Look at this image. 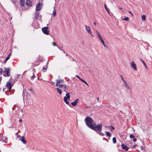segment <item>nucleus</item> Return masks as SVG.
<instances>
[{
    "mask_svg": "<svg viewBox=\"0 0 152 152\" xmlns=\"http://www.w3.org/2000/svg\"><path fill=\"white\" fill-rule=\"evenodd\" d=\"M91 127V129L95 131L99 135L102 136L104 135V134L101 132V130L102 129V126L101 124H98L96 126L94 125L92 127Z\"/></svg>",
    "mask_w": 152,
    "mask_h": 152,
    "instance_id": "f257e3e1",
    "label": "nucleus"
},
{
    "mask_svg": "<svg viewBox=\"0 0 152 152\" xmlns=\"http://www.w3.org/2000/svg\"><path fill=\"white\" fill-rule=\"evenodd\" d=\"M85 121L86 125L91 129L92 128L91 127L95 124V123L93 120L89 116L87 117L86 118Z\"/></svg>",
    "mask_w": 152,
    "mask_h": 152,
    "instance_id": "f03ea898",
    "label": "nucleus"
},
{
    "mask_svg": "<svg viewBox=\"0 0 152 152\" xmlns=\"http://www.w3.org/2000/svg\"><path fill=\"white\" fill-rule=\"evenodd\" d=\"M4 72H5L6 75H3L5 77H9L10 75V68H4Z\"/></svg>",
    "mask_w": 152,
    "mask_h": 152,
    "instance_id": "7ed1b4c3",
    "label": "nucleus"
},
{
    "mask_svg": "<svg viewBox=\"0 0 152 152\" xmlns=\"http://www.w3.org/2000/svg\"><path fill=\"white\" fill-rule=\"evenodd\" d=\"M28 76L31 78V80H33L35 77L32 71H30L28 72Z\"/></svg>",
    "mask_w": 152,
    "mask_h": 152,
    "instance_id": "20e7f679",
    "label": "nucleus"
},
{
    "mask_svg": "<svg viewBox=\"0 0 152 152\" xmlns=\"http://www.w3.org/2000/svg\"><path fill=\"white\" fill-rule=\"evenodd\" d=\"M7 139L5 137H3L1 134H0V141L6 143L7 142Z\"/></svg>",
    "mask_w": 152,
    "mask_h": 152,
    "instance_id": "39448f33",
    "label": "nucleus"
},
{
    "mask_svg": "<svg viewBox=\"0 0 152 152\" xmlns=\"http://www.w3.org/2000/svg\"><path fill=\"white\" fill-rule=\"evenodd\" d=\"M48 27H44L42 28V30L44 34L47 35L49 34V31L48 30Z\"/></svg>",
    "mask_w": 152,
    "mask_h": 152,
    "instance_id": "423d86ee",
    "label": "nucleus"
},
{
    "mask_svg": "<svg viewBox=\"0 0 152 152\" xmlns=\"http://www.w3.org/2000/svg\"><path fill=\"white\" fill-rule=\"evenodd\" d=\"M130 64L132 67L133 69L135 71H136L137 70V68L136 66V65L133 61H132V62L130 63Z\"/></svg>",
    "mask_w": 152,
    "mask_h": 152,
    "instance_id": "0eeeda50",
    "label": "nucleus"
},
{
    "mask_svg": "<svg viewBox=\"0 0 152 152\" xmlns=\"http://www.w3.org/2000/svg\"><path fill=\"white\" fill-rule=\"evenodd\" d=\"M42 4L41 3H39L36 5V11H39L41 9V5Z\"/></svg>",
    "mask_w": 152,
    "mask_h": 152,
    "instance_id": "6e6552de",
    "label": "nucleus"
},
{
    "mask_svg": "<svg viewBox=\"0 0 152 152\" xmlns=\"http://www.w3.org/2000/svg\"><path fill=\"white\" fill-rule=\"evenodd\" d=\"M86 27V30L88 33L90 34L91 35V31L90 28L89 26H87L86 25H85Z\"/></svg>",
    "mask_w": 152,
    "mask_h": 152,
    "instance_id": "1a4fd4ad",
    "label": "nucleus"
},
{
    "mask_svg": "<svg viewBox=\"0 0 152 152\" xmlns=\"http://www.w3.org/2000/svg\"><path fill=\"white\" fill-rule=\"evenodd\" d=\"M19 137H20V139H19L24 144H26V142L25 140L24 137V136H22V137L20 136Z\"/></svg>",
    "mask_w": 152,
    "mask_h": 152,
    "instance_id": "9d476101",
    "label": "nucleus"
},
{
    "mask_svg": "<svg viewBox=\"0 0 152 152\" xmlns=\"http://www.w3.org/2000/svg\"><path fill=\"white\" fill-rule=\"evenodd\" d=\"M7 88L9 90H11L12 87V85L11 83L10 82H7L6 85V86Z\"/></svg>",
    "mask_w": 152,
    "mask_h": 152,
    "instance_id": "9b49d317",
    "label": "nucleus"
},
{
    "mask_svg": "<svg viewBox=\"0 0 152 152\" xmlns=\"http://www.w3.org/2000/svg\"><path fill=\"white\" fill-rule=\"evenodd\" d=\"M25 4L26 5L31 7L32 5V2L30 0H27Z\"/></svg>",
    "mask_w": 152,
    "mask_h": 152,
    "instance_id": "f8f14e48",
    "label": "nucleus"
},
{
    "mask_svg": "<svg viewBox=\"0 0 152 152\" xmlns=\"http://www.w3.org/2000/svg\"><path fill=\"white\" fill-rule=\"evenodd\" d=\"M121 146L123 149L125 150L126 151L129 149V148L126 145L123 143L121 144Z\"/></svg>",
    "mask_w": 152,
    "mask_h": 152,
    "instance_id": "ddd939ff",
    "label": "nucleus"
},
{
    "mask_svg": "<svg viewBox=\"0 0 152 152\" xmlns=\"http://www.w3.org/2000/svg\"><path fill=\"white\" fill-rule=\"evenodd\" d=\"M57 82L56 83V86H58L59 84L64 82V80H63L60 79L56 80Z\"/></svg>",
    "mask_w": 152,
    "mask_h": 152,
    "instance_id": "4468645a",
    "label": "nucleus"
},
{
    "mask_svg": "<svg viewBox=\"0 0 152 152\" xmlns=\"http://www.w3.org/2000/svg\"><path fill=\"white\" fill-rule=\"evenodd\" d=\"M39 12L38 11H36L35 12V18L37 19L38 20V17L39 16Z\"/></svg>",
    "mask_w": 152,
    "mask_h": 152,
    "instance_id": "2eb2a0df",
    "label": "nucleus"
},
{
    "mask_svg": "<svg viewBox=\"0 0 152 152\" xmlns=\"http://www.w3.org/2000/svg\"><path fill=\"white\" fill-rule=\"evenodd\" d=\"M79 100V99H77L74 102H72L71 104L73 106H75L77 105V104Z\"/></svg>",
    "mask_w": 152,
    "mask_h": 152,
    "instance_id": "dca6fc26",
    "label": "nucleus"
},
{
    "mask_svg": "<svg viewBox=\"0 0 152 152\" xmlns=\"http://www.w3.org/2000/svg\"><path fill=\"white\" fill-rule=\"evenodd\" d=\"M25 4L24 0H20V4L21 6H24Z\"/></svg>",
    "mask_w": 152,
    "mask_h": 152,
    "instance_id": "f3484780",
    "label": "nucleus"
},
{
    "mask_svg": "<svg viewBox=\"0 0 152 152\" xmlns=\"http://www.w3.org/2000/svg\"><path fill=\"white\" fill-rule=\"evenodd\" d=\"M124 84L125 86L127 88L128 90H129L130 89V87L129 86V85L126 83V81H124Z\"/></svg>",
    "mask_w": 152,
    "mask_h": 152,
    "instance_id": "a211bd4d",
    "label": "nucleus"
},
{
    "mask_svg": "<svg viewBox=\"0 0 152 152\" xmlns=\"http://www.w3.org/2000/svg\"><path fill=\"white\" fill-rule=\"evenodd\" d=\"M64 102L67 104H69V103L67 101V99L66 97H64Z\"/></svg>",
    "mask_w": 152,
    "mask_h": 152,
    "instance_id": "6ab92c4d",
    "label": "nucleus"
},
{
    "mask_svg": "<svg viewBox=\"0 0 152 152\" xmlns=\"http://www.w3.org/2000/svg\"><path fill=\"white\" fill-rule=\"evenodd\" d=\"M56 89L57 90V92L59 94H61L62 92L61 90L58 88H57Z\"/></svg>",
    "mask_w": 152,
    "mask_h": 152,
    "instance_id": "aec40b11",
    "label": "nucleus"
},
{
    "mask_svg": "<svg viewBox=\"0 0 152 152\" xmlns=\"http://www.w3.org/2000/svg\"><path fill=\"white\" fill-rule=\"evenodd\" d=\"M105 133V134H106V136L107 137H110L111 135V134H110V133L106 131Z\"/></svg>",
    "mask_w": 152,
    "mask_h": 152,
    "instance_id": "412c9836",
    "label": "nucleus"
},
{
    "mask_svg": "<svg viewBox=\"0 0 152 152\" xmlns=\"http://www.w3.org/2000/svg\"><path fill=\"white\" fill-rule=\"evenodd\" d=\"M69 93H67L66 94V96L65 97H66L67 98V99H68L69 100L70 99V96L69 95Z\"/></svg>",
    "mask_w": 152,
    "mask_h": 152,
    "instance_id": "4be33fe9",
    "label": "nucleus"
},
{
    "mask_svg": "<svg viewBox=\"0 0 152 152\" xmlns=\"http://www.w3.org/2000/svg\"><path fill=\"white\" fill-rule=\"evenodd\" d=\"M66 85L65 84H60L59 85H58V86L60 88H64V86H65Z\"/></svg>",
    "mask_w": 152,
    "mask_h": 152,
    "instance_id": "5701e85b",
    "label": "nucleus"
},
{
    "mask_svg": "<svg viewBox=\"0 0 152 152\" xmlns=\"http://www.w3.org/2000/svg\"><path fill=\"white\" fill-rule=\"evenodd\" d=\"M55 7H54L53 8L54 9ZM53 14L54 16H55L56 15V10L54 9L53 12Z\"/></svg>",
    "mask_w": 152,
    "mask_h": 152,
    "instance_id": "b1692460",
    "label": "nucleus"
},
{
    "mask_svg": "<svg viewBox=\"0 0 152 152\" xmlns=\"http://www.w3.org/2000/svg\"><path fill=\"white\" fill-rule=\"evenodd\" d=\"M142 21H145L146 20L145 16V15H142Z\"/></svg>",
    "mask_w": 152,
    "mask_h": 152,
    "instance_id": "393cba45",
    "label": "nucleus"
},
{
    "mask_svg": "<svg viewBox=\"0 0 152 152\" xmlns=\"http://www.w3.org/2000/svg\"><path fill=\"white\" fill-rule=\"evenodd\" d=\"M113 141L114 143H116V138L115 137H114L113 138Z\"/></svg>",
    "mask_w": 152,
    "mask_h": 152,
    "instance_id": "a878e982",
    "label": "nucleus"
},
{
    "mask_svg": "<svg viewBox=\"0 0 152 152\" xmlns=\"http://www.w3.org/2000/svg\"><path fill=\"white\" fill-rule=\"evenodd\" d=\"M121 18L122 19H123L125 21H129V18L128 17H126L124 18Z\"/></svg>",
    "mask_w": 152,
    "mask_h": 152,
    "instance_id": "bb28decb",
    "label": "nucleus"
},
{
    "mask_svg": "<svg viewBox=\"0 0 152 152\" xmlns=\"http://www.w3.org/2000/svg\"><path fill=\"white\" fill-rule=\"evenodd\" d=\"M140 59L141 60V61H142V62L143 64H144V65L145 66L146 68H147V67L146 65L145 64V62L141 58H140Z\"/></svg>",
    "mask_w": 152,
    "mask_h": 152,
    "instance_id": "cd10ccee",
    "label": "nucleus"
},
{
    "mask_svg": "<svg viewBox=\"0 0 152 152\" xmlns=\"http://www.w3.org/2000/svg\"><path fill=\"white\" fill-rule=\"evenodd\" d=\"M101 43H102V44H103V45H104V47H105L106 46V45L105 44V43L104 42L103 40H102V41H101Z\"/></svg>",
    "mask_w": 152,
    "mask_h": 152,
    "instance_id": "c85d7f7f",
    "label": "nucleus"
},
{
    "mask_svg": "<svg viewBox=\"0 0 152 152\" xmlns=\"http://www.w3.org/2000/svg\"><path fill=\"white\" fill-rule=\"evenodd\" d=\"M98 37H99V39L100 40V42L102 41V40H103V39H102L101 36V35L100 36H99Z\"/></svg>",
    "mask_w": 152,
    "mask_h": 152,
    "instance_id": "c756f323",
    "label": "nucleus"
},
{
    "mask_svg": "<svg viewBox=\"0 0 152 152\" xmlns=\"http://www.w3.org/2000/svg\"><path fill=\"white\" fill-rule=\"evenodd\" d=\"M105 8L106 10H107V11L109 13V11L108 10V9L107 8V7L106 6V5L105 4L104 5Z\"/></svg>",
    "mask_w": 152,
    "mask_h": 152,
    "instance_id": "7c9ffc66",
    "label": "nucleus"
},
{
    "mask_svg": "<svg viewBox=\"0 0 152 152\" xmlns=\"http://www.w3.org/2000/svg\"><path fill=\"white\" fill-rule=\"evenodd\" d=\"M64 91H65L66 92H67V91H66V86L65 85V86H64Z\"/></svg>",
    "mask_w": 152,
    "mask_h": 152,
    "instance_id": "2f4dec72",
    "label": "nucleus"
},
{
    "mask_svg": "<svg viewBox=\"0 0 152 152\" xmlns=\"http://www.w3.org/2000/svg\"><path fill=\"white\" fill-rule=\"evenodd\" d=\"M130 138H134L135 137L134 136V135H132V134H131L130 135Z\"/></svg>",
    "mask_w": 152,
    "mask_h": 152,
    "instance_id": "473e14b6",
    "label": "nucleus"
},
{
    "mask_svg": "<svg viewBox=\"0 0 152 152\" xmlns=\"http://www.w3.org/2000/svg\"><path fill=\"white\" fill-rule=\"evenodd\" d=\"M47 66H46V68H44L43 69H42V71L43 72H45L46 70V68H47Z\"/></svg>",
    "mask_w": 152,
    "mask_h": 152,
    "instance_id": "72a5a7b5",
    "label": "nucleus"
},
{
    "mask_svg": "<svg viewBox=\"0 0 152 152\" xmlns=\"http://www.w3.org/2000/svg\"><path fill=\"white\" fill-rule=\"evenodd\" d=\"M109 127L111 128V131H112L113 130H114V128L112 126H111Z\"/></svg>",
    "mask_w": 152,
    "mask_h": 152,
    "instance_id": "f704fd0d",
    "label": "nucleus"
},
{
    "mask_svg": "<svg viewBox=\"0 0 152 152\" xmlns=\"http://www.w3.org/2000/svg\"><path fill=\"white\" fill-rule=\"evenodd\" d=\"M120 76L121 77V80L124 81H124H126L125 80L124 78H123L122 76L121 75H120Z\"/></svg>",
    "mask_w": 152,
    "mask_h": 152,
    "instance_id": "c9c22d12",
    "label": "nucleus"
},
{
    "mask_svg": "<svg viewBox=\"0 0 152 152\" xmlns=\"http://www.w3.org/2000/svg\"><path fill=\"white\" fill-rule=\"evenodd\" d=\"M10 58V56H8L5 59V60H6V61H7Z\"/></svg>",
    "mask_w": 152,
    "mask_h": 152,
    "instance_id": "e433bc0d",
    "label": "nucleus"
},
{
    "mask_svg": "<svg viewBox=\"0 0 152 152\" xmlns=\"http://www.w3.org/2000/svg\"><path fill=\"white\" fill-rule=\"evenodd\" d=\"M96 32L98 37L99 36H100L101 35L97 30H96Z\"/></svg>",
    "mask_w": 152,
    "mask_h": 152,
    "instance_id": "4c0bfd02",
    "label": "nucleus"
},
{
    "mask_svg": "<svg viewBox=\"0 0 152 152\" xmlns=\"http://www.w3.org/2000/svg\"><path fill=\"white\" fill-rule=\"evenodd\" d=\"M52 44L54 46H56V43L54 42H52Z\"/></svg>",
    "mask_w": 152,
    "mask_h": 152,
    "instance_id": "58836bf2",
    "label": "nucleus"
},
{
    "mask_svg": "<svg viewBox=\"0 0 152 152\" xmlns=\"http://www.w3.org/2000/svg\"><path fill=\"white\" fill-rule=\"evenodd\" d=\"M137 140V139L135 138V137L134 138H133V141L134 142H136Z\"/></svg>",
    "mask_w": 152,
    "mask_h": 152,
    "instance_id": "ea45409f",
    "label": "nucleus"
},
{
    "mask_svg": "<svg viewBox=\"0 0 152 152\" xmlns=\"http://www.w3.org/2000/svg\"><path fill=\"white\" fill-rule=\"evenodd\" d=\"M58 48L60 50H62L60 49V48H59V47H58ZM62 51H63V53H65V51L64 50H62Z\"/></svg>",
    "mask_w": 152,
    "mask_h": 152,
    "instance_id": "a19ab883",
    "label": "nucleus"
},
{
    "mask_svg": "<svg viewBox=\"0 0 152 152\" xmlns=\"http://www.w3.org/2000/svg\"><path fill=\"white\" fill-rule=\"evenodd\" d=\"M80 80L83 82H85V81L83 79H80Z\"/></svg>",
    "mask_w": 152,
    "mask_h": 152,
    "instance_id": "79ce46f5",
    "label": "nucleus"
},
{
    "mask_svg": "<svg viewBox=\"0 0 152 152\" xmlns=\"http://www.w3.org/2000/svg\"><path fill=\"white\" fill-rule=\"evenodd\" d=\"M136 146H137V145H134L133 146V148H135Z\"/></svg>",
    "mask_w": 152,
    "mask_h": 152,
    "instance_id": "37998d69",
    "label": "nucleus"
},
{
    "mask_svg": "<svg viewBox=\"0 0 152 152\" xmlns=\"http://www.w3.org/2000/svg\"><path fill=\"white\" fill-rule=\"evenodd\" d=\"M129 12L131 14L132 16H133V14L132 13V12L131 11H129Z\"/></svg>",
    "mask_w": 152,
    "mask_h": 152,
    "instance_id": "c03bdc74",
    "label": "nucleus"
},
{
    "mask_svg": "<svg viewBox=\"0 0 152 152\" xmlns=\"http://www.w3.org/2000/svg\"><path fill=\"white\" fill-rule=\"evenodd\" d=\"M29 90L31 91H33V89L32 88L29 89Z\"/></svg>",
    "mask_w": 152,
    "mask_h": 152,
    "instance_id": "a18cd8bd",
    "label": "nucleus"
},
{
    "mask_svg": "<svg viewBox=\"0 0 152 152\" xmlns=\"http://www.w3.org/2000/svg\"><path fill=\"white\" fill-rule=\"evenodd\" d=\"M76 77H78L79 78V79H80H80H81L80 78V77L79 76H78L77 75L76 76Z\"/></svg>",
    "mask_w": 152,
    "mask_h": 152,
    "instance_id": "49530a36",
    "label": "nucleus"
},
{
    "mask_svg": "<svg viewBox=\"0 0 152 152\" xmlns=\"http://www.w3.org/2000/svg\"><path fill=\"white\" fill-rule=\"evenodd\" d=\"M7 61H6V60L5 59V60L4 61V63H6Z\"/></svg>",
    "mask_w": 152,
    "mask_h": 152,
    "instance_id": "de8ad7c7",
    "label": "nucleus"
},
{
    "mask_svg": "<svg viewBox=\"0 0 152 152\" xmlns=\"http://www.w3.org/2000/svg\"><path fill=\"white\" fill-rule=\"evenodd\" d=\"M2 71H0V74L1 75L2 74Z\"/></svg>",
    "mask_w": 152,
    "mask_h": 152,
    "instance_id": "09e8293b",
    "label": "nucleus"
},
{
    "mask_svg": "<svg viewBox=\"0 0 152 152\" xmlns=\"http://www.w3.org/2000/svg\"><path fill=\"white\" fill-rule=\"evenodd\" d=\"M51 84H53L55 83L54 82H51Z\"/></svg>",
    "mask_w": 152,
    "mask_h": 152,
    "instance_id": "8fccbe9b",
    "label": "nucleus"
},
{
    "mask_svg": "<svg viewBox=\"0 0 152 152\" xmlns=\"http://www.w3.org/2000/svg\"><path fill=\"white\" fill-rule=\"evenodd\" d=\"M94 24L95 26L96 25V23L95 22H94Z\"/></svg>",
    "mask_w": 152,
    "mask_h": 152,
    "instance_id": "3c124183",
    "label": "nucleus"
},
{
    "mask_svg": "<svg viewBox=\"0 0 152 152\" xmlns=\"http://www.w3.org/2000/svg\"><path fill=\"white\" fill-rule=\"evenodd\" d=\"M22 120H21V119H20L19 120V121H20L21 122H22Z\"/></svg>",
    "mask_w": 152,
    "mask_h": 152,
    "instance_id": "603ef678",
    "label": "nucleus"
},
{
    "mask_svg": "<svg viewBox=\"0 0 152 152\" xmlns=\"http://www.w3.org/2000/svg\"><path fill=\"white\" fill-rule=\"evenodd\" d=\"M106 47V48L107 49H108V48L107 46L106 45V47Z\"/></svg>",
    "mask_w": 152,
    "mask_h": 152,
    "instance_id": "864d4df0",
    "label": "nucleus"
},
{
    "mask_svg": "<svg viewBox=\"0 0 152 152\" xmlns=\"http://www.w3.org/2000/svg\"><path fill=\"white\" fill-rule=\"evenodd\" d=\"M84 83H85L86 84H87V82H86V81H85V82H84Z\"/></svg>",
    "mask_w": 152,
    "mask_h": 152,
    "instance_id": "5fc2aeb1",
    "label": "nucleus"
},
{
    "mask_svg": "<svg viewBox=\"0 0 152 152\" xmlns=\"http://www.w3.org/2000/svg\"><path fill=\"white\" fill-rule=\"evenodd\" d=\"M99 100V97H98V98H97V101H98V100Z\"/></svg>",
    "mask_w": 152,
    "mask_h": 152,
    "instance_id": "6e6d98bb",
    "label": "nucleus"
},
{
    "mask_svg": "<svg viewBox=\"0 0 152 152\" xmlns=\"http://www.w3.org/2000/svg\"><path fill=\"white\" fill-rule=\"evenodd\" d=\"M0 71H2V69L1 68H0Z\"/></svg>",
    "mask_w": 152,
    "mask_h": 152,
    "instance_id": "4d7b16f0",
    "label": "nucleus"
},
{
    "mask_svg": "<svg viewBox=\"0 0 152 152\" xmlns=\"http://www.w3.org/2000/svg\"><path fill=\"white\" fill-rule=\"evenodd\" d=\"M11 55V53H10L9 54V56H10Z\"/></svg>",
    "mask_w": 152,
    "mask_h": 152,
    "instance_id": "13d9d810",
    "label": "nucleus"
},
{
    "mask_svg": "<svg viewBox=\"0 0 152 152\" xmlns=\"http://www.w3.org/2000/svg\"><path fill=\"white\" fill-rule=\"evenodd\" d=\"M68 55V54H67V53H66V56H67Z\"/></svg>",
    "mask_w": 152,
    "mask_h": 152,
    "instance_id": "bf43d9fd",
    "label": "nucleus"
},
{
    "mask_svg": "<svg viewBox=\"0 0 152 152\" xmlns=\"http://www.w3.org/2000/svg\"><path fill=\"white\" fill-rule=\"evenodd\" d=\"M119 8L121 9H122V8L121 7H119Z\"/></svg>",
    "mask_w": 152,
    "mask_h": 152,
    "instance_id": "052dcab7",
    "label": "nucleus"
},
{
    "mask_svg": "<svg viewBox=\"0 0 152 152\" xmlns=\"http://www.w3.org/2000/svg\"><path fill=\"white\" fill-rule=\"evenodd\" d=\"M21 111L22 112V113H23V110H21Z\"/></svg>",
    "mask_w": 152,
    "mask_h": 152,
    "instance_id": "680f3d73",
    "label": "nucleus"
},
{
    "mask_svg": "<svg viewBox=\"0 0 152 152\" xmlns=\"http://www.w3.org/2000/svg\"><path fill=\"white\" fill-rule=\"evenodd\" d=\"M86 85H87L88 86H89L88 84L87 83V84H86Z\"/></svg>",
    "mask_w": 152,
    "mask_h": 152,
    "instance_id": "e2e57ef3",
    "label": "nucleus"
},
{
    "mask_svg": "<svg viewBox=\"0 0 152 152\" xmlns=\"http://www.w3.org/2000/svg\"><path fill=\"white\" fill-rule=\"evenodd\" d=\"M91 35V36L94 37V36L93 35H92V34Z\"/></svg>",
    "mask_w": 152,
    "mask_h": 152,
    "instance_id": "0e129e2a",
    "label": "nucleus"
},
{
    "mask_svg": "<svg viewBox=\"0 0 152 152\" xmlns=\"http://www.w3.org/2000/svg\"><path fill=\"white\" fill-rule=\"evenodd\" d=\"M1 77L0 79V81H1Z\"/></svg>",
    "mask_w": 152,
    "mask_h": 152,
    "instance_id": "69168bd1",
    "label": "nucleus"
},
{
    "mask_svg": "<svg viewBox=\"0 0 152 152\" xmlns=\"http://www.w3.org/2000/svg\"><path fill=\"white\" fill-rule=\"evenodd\" d=\"M142 147H141V149H142Z\"/></svg>",
    "mask_w": 152,
    "mask_h": 152,
    "instance_id": "338daca9",
    "label": "nucleus"
},
{
    "mask_svg": "<svg viewBox=\"0 0 152 152\" xmlns=\"http://www.w3.org/2000/svg\"><path fill=\"white\" fill-rule=\"evenodd\" d=\"M42 1V0H41V1Z\"/></svg>",
    "mask_w": 152,
    "mask_h": 152,
    "instance_id": "774afa93",
    "label": "nucleus"
}]
</instances>
